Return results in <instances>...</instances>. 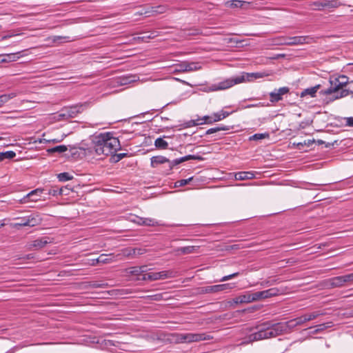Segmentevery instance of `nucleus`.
<instances>
[{"label": "nucleus", "mask_w": 353, "mask_h": 353, "mask_svg": "<svg viewBox=\"0 0 353 353\" xmlns=\"http://www.w3.org/2000/svg\"><path fill=\"white\" fill-rule=\"evenodd\" d=\"M196 250V248L195 246H185L180 248L179 251H180L182 254H187L193 253Z\"/></svg>", "instance_id": "39"}, {"label": "nucleus", "mask_w": 353, "mask_h": 353, "mask_svg": "<svg viewBox=\"0 0 353 353\" xmlns=\"http://www.w3.org/2000/svg\"><path fill=\"white\" fill-rule=\"evenodd\" d=\"M317 327H318V328L315 331L316 332L321 331V330H323L324 329H325L327 327V326H325V324H320V325H317Z\"/></svg>", "instance_id": "58"}, {"label": "nucleus", "mask_w": 353, "mask_h": 353, "mask_svg": "<svg viewBox=\"0 0 353 353\" xmlns=\"http://www.w3.org/2000/svg\"><path fill=\"white\" fill-rule=\"evenodd\" d=\"M290 92L288 87H282L279 89H274L269 94L270 101L274 104L283 99V96Z\"/></svg>", "instance_id": "13"}, {"label": "nucleus", "mask_w": 353, "mask_h": 353, "mask_svg": "<svg viewBox=\"0 0 353 353\" xmlns=\"http://www.w3.org/2000/svg\"><path fill=\"white\" fill-rule=\"evenodd\" d=\"M63 190H64V192L68 193V194H69V190H70L71 188H69L68 185H67L65 188H63Z\"/></svg>", "instance_id": "64"}, {"label": "nucleus", "mask_w": 353, "mask_h": 353, "mask_svg": "<svg viewBox=\"0 0 353 353\" xmlns=\"http://www.w3.org/2000/svg\"><path fill=\"white\" fill-rule=\"evenodd\" d=\"M201 69V65L199 62L183 61L176 66L175 72H187L196 71Z\"/></svg>", "instance_id": "11"}, {"label": "nucleus", "mask_w": 353, "mask_h": 353, "mask_svg": "<svg viewBox=\"0 0 353 353\" xmlns=\"http://www.w3.org/2000/svg\"><path fill=\"white\" fill-rule=\"evenodd\" d=\"M350 94H353V81L348 83L345 89L340 91L339 94H336L333 97L332 100L339 99L347 97Z\"/></svg>", "instance_id": "20"}, {"label": "nucleus", "mask_w": 353, "mask_h": 353, "mask_svg": "<svg viewBox=\"0 0 353 353\" xmlns=\"http://www.w3.org/2000/svg\"><path fill=\"white\" fill-rule=\"evenodd\" d=\"M113 155L111 157V160L112 162L117 163L121 161L122 159L128 156L127 153H119V154H112Z\"/></svg>", "instance_id": "43"}, {"label": "nucleus", "mask_w": 353, "mask_h": 353, "mask_svg": "<svg viewBox=\"0 0 353 353\" xmlns=\"http://www.w3.org/2000/svg\"><path fill=\"white\" fill-rule=\"evenodd\" d=\"M194 122H196V123H197V125L204 124V123H203V120H202V117H198L196 119H194Z\"/></svg>", "instance_id": "59"}, {"label": "nucleus", "mask_w": 353, "mask_h": 353, "mask_svg": "<svg viewBox=\"0 0 353 353\" xmlns=\"http://www.w3.org/2000/svg\"><path fill=\"white\" fill-rule=\"evenodd\" d=\"M20 52H17V53H10V54H5L4 57L5 58L1 59V62H10V61H16L17 59L19 58V54Z\"/></svg>", "instance_id": "35"}, {"label": "nucleus", "mask_w": 353, "mask_h": 353, "mask_svg": "<svg viewBox=\"0 0 353 353\" xmlns=\"http://www.w3.org/2000/svg\"><path fill=\"white\" fill-rule=\"evenodd\" d=\"M136 81V77H123L120 79L121 85H126Z\"/></svg>", "instance_id": "42"}, {"label": "nucleus", "mask_w": 353, "mask_h": 353, "mask_svg": "<svg viewBox=\"0 0 353 353\" xmlns=\"http://www.w3.org/2000/svg\"><path fill=\"white\" fill-rule=\"evenodd\" d=\"M146 252V250L141 248H126L121 250L120 254H118L117 256H119V259H121V256L125 257L133 258L137 256L142 255Z\"/></svg>", "instance_id": "12"}, {"label": "nucleus", "mask_w": 353, "mask_h": 353, "mask_svg": "<svg viewBox=\"0 0 353 353\" xmlns=\"http://www.w3.org/2000/svg\"><path fill=\"white\" fill-rule=\"evenodd\" d=\"M315 7V10H321L324 8L323 1H314L312 4Z\"/></svg>", "instance_id": "48"}, {"label": "nucleus", "mask_w": 353, "mask_h": 353, "mask_svg": "<svg viewBox=\"0 0 353 353\" xmlns=\"http://www.w3.org/2000/svg\"><path fill=\"white\" fill-rule=\"evenodd\" d=\"M213 114L210 116H204L202 117V120H203V123H204V124H212L213 123H214V121H213Z\"/></svg>", "instance_id": "47"}, {"label": "nucleus", "mask_w": 353, "mask_h": 353, "mask_svg": "<svg viewBox=\"0 0 353 353\" xmlns=\"http://www.w3.org/2000/svg\"><path fill=\"white\" fill-rule=\"evenodd\" d=\"M324 8H336L343 5L338 0H323Z\"/></svg>", "instance_id": "28"}, {"label": "nucleus", "mask_w": 353, "mask_h": 353, "mask_svg": "<svg viewBox=\"0 0 353 353\" xmlns=\"http://www.w3.org/2000/svg\"><path fill=\"white\" fill-rule=\"evenodd\" d=\"M191 159L202 161V160H203V158L199 155L189 154V155H186L185 157H181L179 159H176L170 162V170H172V168L175 165H177L183 162H185L186 161L191 160Z\"/></svg>", "instance_id": "18"}, {"label": "nucleus", "mask_w": 353, "mask_h": 353, "mask_svg": "<svg viewBox=\"0 0 353 353\" xmlns=\"http://www.w3.org/2000/svg\"><path fill=\"white\" fill-rule=\"evenodd\" d=\"M330 285L332 288H339L345 285V280L343 276L332 278L330 280Z\"/></svg>", "instance_id": "23"}, {"label": "nucleus", "mask_w": 353, "mask_h": 353, "mask_svg": "<svg viewBox=\"0 0 353 353\" xmlns=\"http://www.w3.org/2000/svg\"><path fill=\"white\" fill-rule=\"evenodd\" d=\"M43 189L40 188L34 190L29 192L23 199L25 200L26 198H28L31 201H37L40 199L39 197L40 196L41 194L43 192Z\"/></svg>", "instance_id": "22"}, {"label": "nucleus", "mask_w": 353, "mask_h": 353, "mask_svg": "<svg viewBox=\"0 0 353 353\" xmlns=\"http://www.w3.org/2000/svg\"><path fill=\"white\" fill-rule=\"evenodd\" d=\"M343 276L344 278L345 283H350L351 281H353V273L345 274V275H343Z\"/></svg>", "instance_id": "52"}, {"label": "nucleus", "mask_w": 353, "mask_h": 353, "mask_svg": "<svg viewBox=\"0 0 353 353\" xmlns=\"http://www.w3.org/2000/svg\"><path fill=\"white\" fill-rule=\"evenodd\" d=\"M347 79L348 78L344 75L339 76L337 78H331L330 79V88L321 90L319 93L322 95L334 94L333 97L336 94H339L340 91L342 90V89H345L344 87H347L349 83Z\"/></svg>", "instance_id": "3"}, {"label": "nucleus", "mask_w": 353, "mask_h": 353, "mask_svg": "<svg viewBox=\"0 0 353 353\" xmlns=\"http://www.w3.org/2000/svg\"><path fill=\"white\" fill-rule=\"evenodd\" d=\"M276 45L297 46L311 43L313 39L310 36L280 37L276 39Z\"/></svg>", "instance_id": "5"}, {"label": "nucleus", "mask_w": 353, "mask_h": 353, "mask_svg": "<svg viewBox=\"0 0 353 353\" xmlns=\"http://www.w3.org/2000/svg\"><path fill=\"white\" fill-rule=\"evenodd\" d=\"M193 179V177H190L187 179H181L175 182V187H182L187 184H188Z\"/></svg>", "instance_id": "44"}, {"label": "nucleus", "mask_w": 353, "mask_h": 353, "mask_svg": "<svg viewBox=\"0 0 353 353\" xmlns=\"http://www.w3.org/2000/svg\"><path fill=\"white\" fill-rule=\"evenodd\" d=\"M261 285L263 287H268L273 285V283H272V280H268L264 281L261 282Z\"/></svg>", "instance_id": "54"}, {"label": "nucleus", "mask_w": 353, "mask_h": 353, "mask_svg": "<svg viewBox=\"0 0 353 353\" xmlns=\"http://www.w3.org/2000/svg\"><path fill=\"white\" fill-rule=\"evenodd\" d=\"M231 114V112H226V111H224V110H221L218 112H215V113H213V121L214 122H217V121H221L223 120V119L226 118L227 117H228L230 114Z\"/></svg>", "instance_id": "31"}, {"label": "nucleus", "mask_w": 353, "mask_h": 353, "mask_svg": "<svg viewBox=\"0 0 353 353\" xmlns=\"http://www.w3.org/2000/svg\"><path fill=\"white\" fill-rule=\"evenodd\" d=\"M129 221L133 223H135L139 225H146V226H159L161 225L157 220L152 218H143L138 216L134 214H130L129 218Z\"/></svg>", "instance_id": "10"}, {"label": "nucleus", "mask_w": 353, "mask_h": 353, "mask_svg": "<svg viewBox=\"0 0 353 353\" xmlns=\"http://www.w3.org/2000/svg\"><path fill=\"white\" fill-rule=\"evenodd\" d=\"M238 296L241 303H250L254 302V299H252V293L245 292V294H241Z\"/></svg>", "instance_id": "32"}, {"label": "nucleus", "mask_w": 353, "mask_h": 353, "mask_svg": "<svg viewBox=\"0 0 353 353\" xmlns=\"http://www.w3.org/2000/svg\"><path fill=\"white\" fill-rule=\"evenodd\" d=\"M270 75V73L268 72H252V73H248V72H243L241 75H239L240 78H243V82H250L252 81L254 79H261L263 77H268Z\"/></svg>", "instance_id": "14"}, {"label": "nucleus", "mask_w": 353, "mask_h": 353, "mask_svg": "<svg viewBox=\"0 0 353 353\" xmlns=\"http://www.w3.org/2000/svg\"><path fill=\"white\" fill-rule=\"evenodd\" d=\"M116 258L119 259V256H117V255L115 256L114 254H102L97 258V261L99 262L100 264H106L112 263L113 261H116L117 260V259Z\"/></svg>", "instance_id": "21"}, {"label": "nucleus", "mask_w": 353, "mask_h": 353, "mask_svg": "<svg viewBox=\"0 0 353 353\" xmlns=\"http://www.w3.org/2000/svg\"><path fill=\"white\" fill-rule=\"evenodd\" d=\"M168 10L167 6L160 5L157 6L151 7L149 10H145L144 12H141V14H145L147 17L154 16L159 14H163Z\"/></svg>", "instance_id": "17"}, {"label": "nucleus", "mask_w": 353, "mask_h": 353, "mask_svg": "<svg viewBox=\"0 0 353 353\" xmlns=\"http://www.w3.org/2000/svg\"><path fill=\"white\" fill-rule=\"evenodd\" d=\"M88 106V103H84L65 108L62 110L61 112L59 114V117H62L64 119L74 118L79 114L81 113Z\"/></svg>", "instance_id": "8"}, {"label": "nucleus", "mask_w": 353, "mask_h": 353, "mask_svg": "<svg viewBox=\"0 0 353 353\" xmlns=\"http://www.w3.org/2000/svg\"><path fill=\"white\" fill-rule=\"evenodd\" d=\"M321 85L318 84L315 86L305 89L301 94V97H305L306 95H310L312 97H315L316 92L320 89Z\"/></svg>", "instance_id": "25"}, {"label": "nucleus", "mask_w": 353, "mask_h": 353, "mask_svg": "<svg viewBox=\"0 0 353 353\" xmlns=\"http://www.w3.org/2000/svg\"><path fill=\"white\" fill-rule=\"evenodd\" d=\"M229 129H230V128L228 126L221 125L218 127L212 128L208 129L205 132V134H213V133H215V132H219L221 130H223V131L228 130Z\"/></svg>", "instance_id": "36"}, {"label": "nucleus", "mask_w": 353, "mask_h": 353, "mask_svg": "<svg viewBox=\"0 0 353 353\" xmlns=\"http://www.w3.org/2000/svg\"><path fill=\"white\" fill-rule=\"evenodd\" d=\"M240 274L239 272H234L233 274H229V275H227V276H225L223 277H222L219 281L220 282H223V281H228L230 279H232L233 278H235L236 276H238Z\"/></svg>", "instance_id": "46"}, {"label": "nucleus", "mask_w": 353, "mask_h": 353, "mask_svg": "<svg viewBox=\"0 0 353 353\" xmlns=\"http://www.w3.org/2000/svg\"><path fill=\"white\" fill-rule=\"evenodd\" d=\"M252 296H253L252 299H254V301H257L270 298L269 296L268 290L254 292V293H252Z\"/></svg>", "instance_id": "27"}, {"label": "nucleus", "mask_w": 353, "mask_h": 353, "mask_svg": "<svg viewBox=\"0 0 353 353\" xmlns=\"http://www.w3.org/2000/svg\"><path fill=\"white\" fill-rule=\"evenodd\" d=\"M243 78H240L239 75L236 77H232L231 78L225 79L221 82L217 83L212 84L210 87V90L212 91H217L228 89L232 87L234 85L239 84L243 83Z\"/></svg>", "instance_id": "9"}, {"label": "nucleus", "mask_w": 353, "mask_h": 353, "mask_svg": "<svg viewBox=\"0 0 353 353\" xmlns=\"http://www.w3.org/2000/svg\"><path fill=\"white\" fill-rule=\"evenodd\" d=\"M68 148L66 145H57V146L48 149L47 152L49 154H52V153H55V152L61 154V153H63V152L68 151Z\"/></svg>", "instance_id": "33"}, {"label": "nucleus", "mask_w": 353, "mask_h": 353, "mask_svg": "<svg viewBox=\"0 0 353 353\" xmlns=\"http://www.w3.org/2000/svg\"><path fill=\"white\" fill-rule=\"evenodd\" d=\"M346 119V125L353 127V117H347Z\"/></svg>", "instance_id": "55"}, {"label": "nucleus", "mask_w": 353, "mask_h": 353, "mask_svg": "<svg viewBox=\"0 0 353 353\" xmlns=\"http://www.w3.org/2000/svg\"><path fill=\"white\" fill-rule=\"evenodd\" d=\"M177 276L176 271L172 270H163L158 272H148L145 273L143 277H138V281H157L163 280L166 279L174 278Z\"/></svg>", "instance_id": "6"}, {"label": "nucleus", "mask_w": 353, "mask_h": 353, "mask_svg": "<svg viewBox=\"0 0 353 353\" xmlns=\"http://www.w3.org/2000/svg\"><path fill=\"white\" fill-rule=\"evenodd\" d=\"M196 125H197V123H196V122H194V119L188 121L183 123L182 125L183 128H191V127L196 126Z\"/></svg>", "instance_id": "49"}, {"label": "nucleus", "mask_w": 353, "mask_h": 353, "mask_svg": "<svg viewBox=\"0 0 353 353\" xmlns=\"http://www.w3.org/2000/svg\"><path fill=\"white\" fill-rule=\"evenodd\" d=\"M19 222L14 223V228H20L23 226L34 227L41 224L42 219L39 215L31 214L25 217L16 218Z\"/></svg>", "instance_id": "7"}, {"label": "nucleus", "mask_w": 353, "mask_h": 353, "mask_svg": "<svg viewBox=\"0 0 353 353\" xmlns=\"http://www.w3.org/2000/svg\"><path fill=\"white\" fill-rule=\"evenodd\" d=\"M69 152H70V155L69 156L74 157V156L77 154L78 151H77V149L75 147L70 146Z\"/></svg>", "instance_id": "53"}, {"label": "nucleus", "mask_w": 353, "mask_h": 353, "mask_svg": "<svg viewBox=\"0 0 353 353\" xmlns=\"http://www.w3.org/2000/svg\"><path fill=\"white\" fill-rule=\"evenodd\" d=\"M50 243L52 240L49 237L43 236L29 243L28 246L29 249L40 250Z\"/></svg>", "instance_id": "15"}, {"label": "nucleus", "mask_w": 353, "mask_h": 353, "mask_svg": "<svg viewBox=\"0 0 353 353\" xmlns=\"http://www.w3.org/2000/svg\"><path fill=\"white\" fill-rule=\"evenodd\" d=\"M105 285H106V284H105V283H95L92 284V286L94 288H103Z\"/></svg>", "instance_id": "60"}, {"label": "nucleus", "mask_w": 353, "mask_h": 353, "mask_svg": "<svg viewBox=\"0 0 353 353\" xmlns=\"http://www.w3.org/2000/svg\"><path fill=\"white\" fill-rule=\"evenodd\" d=\"M139 268H140L141 270V277H143V276L145 274V273H148L147 266L143 265V266L139 267Z\"/></svg>", "instance_id": "57"}, {"label": "nucleus", "mask_w": 353, "mask_h": 353, "mask_svg": "<svg viewBox=\"0 0 353 353\" xmlns=\"http://www.w3.org/2000/svg\"><path fill=\"white\" fill-rule=\"evenodd\" d=\"M270 297L276 296L281 294H283L285 292V288H272L268 290Z\"/></svg>", "instance_id": "30"}, {"label": "nucleus", "mask_w": 353, "mask_h": 353, "mask_svg": "<svg viewBox=\"0 0 353 353\" xmlns=\"http://www.w3.org/2000/svg\"><path fill=\"white\" fill-rule=\"evenodd\" d=\"M234 177L239 181L252 179L254 177V174L252 172H239L235 174Z\"/></svg>", "instance_id": "24"}, {"label": "nucleus", "mask_w": 353, "mask_h": 353, "mask_svg": "<svg viewBox=\"0 0 353 353\" xmlns=\"http://www.w3.org/2000/svg\"><path fill=\"white\" fill-rule=\"evenodd\" d=\"M154 145L157 148L165 150L168 148V143L163 138L159 137L155 140Z\"/></svg>", "instance_id": "34"}, {"label": "nucleus", "mask_w": 353, "mask_h": 353, "mask_svg": "<svg viewBox=\"0 0 353 353\" xmlns=\"http://www.w3.org/2000/svg\"><path fill=\"white\" fill-rule=\"evenodd\" d=\"M269 134L268 133H257L254 134V135L251 136L250 137V141H257L261 140L263 139L268 138Z\"/></svg>", "instance_id": "40"}, {"label": "nucleus", "mask_w": 353, "mask_h": 353, "mask_svg": "<svg viewBox=\"0 0 353 353\" xmlns=\"http://www.w3.org/2000/svg\"><path fill=\"white\" fill-rule=\"evenodd\" d=\"M243 246H241L239 244H233L230 245H226L225 248V250L229 251L232 250H239L242 248Z\"/></svg>", "instance_id": "50"}, {"label": "nucleus", "mask_w": 353, "mask_h": 353, "mask_svg": "<svg viewBox=\"0 0 353 353\" xmlns=\"http://www.w3.org/2000/svg\"><path fill=\"white\" fill-rule=\"evenodd\" d=\"M16 156V153L13 151H6L4 152H0V161L4 159H11Z\"/></svg>", "instance_id": "37"}, {"label": "nucleus", "mask_w": 353, "mask_h": 353, "mask_svg": "<svg viewBox=\"0 0 353 353\" xmlns=\"http://www.w3.org/2000/svg\"><path fill=\"white\" fill-rule=\"evenodd\" d=\"M241 3H242V7H241V8L247 9L250 6V3L245 1L241 0Z\"/></svg>", "instance_id": "56"}, {"label": "nucleus", "mask_w": 353, "mask_h": 353, "mask_svg": "<svg viewBox=\"0 0 353 353\" xmlns=\"http://www.w3.org/2000/svg\"><path fill=\"white\" fill-rule=\"evenodd\" d=\"M230 6L232 8H241L242 7V3H241V0H232L230 2Z\"/></svg>", "instance_id": "51"}, {"label": "nucleus", "mask_w": 353, "mask_h": 353, "mask_svg": "<svg viewBox=\"0 0 353 353\" xmlns=\"http://www.w3.org/2000/svg\"><path fill=\"white\" fill-rule=\"evenodd\" d=\"M48 194L52 196L68 195V193L64 192L63 187L59 188L57 186L51 187L48 190Z\"/></svg>", "instance_id": "29"}, {"label": "nucleus", "mask_w": 353, "mask_h": 353, "mask_svg": "<svg viewBox=\"0 0 353 353\" xmlns=\"http://www.w3.org/2000/svg\"><path fill=\"white\" fill-rule=\"evenodd\" d=\"M233 302L236 304H241V302L239 301V296L235 297L233 299Z\"/></svg>", "instance_id": "62"}, {"label": "nucleus", "mask_w": 353, "mask_h": 353, "mask_svg": "<svg viewBox=\"0 0 353 353\" xmlns=\"http://www.w3.org/2000/svg\"><path fill=\"white\" fill-rule=\"evenodd\" d=\"M168 158L163 156H154L150 159V165L152 168H156L160 164L168 163L169 169L170 170V162Z\"/></svg>", "instance_id": "19"}, {"label": "nucleus", "mask_w": 353, "mask_h": 353, "mask_svg": "<svg viewBox=\"0 0 353 353\" xmlns=\"http://www.w3.org/2000/svg\"><path fill=\"white\" fill-rule=\"evenodd\" d=\"M97 259H92V260L91 265H96L97 264H99L100 263H99V262H97Z\"/></svg>", "instance_id": "63"}, {"label": "nucleus", "mask_w": 353, "mask_h": 353, "mask_svg": "<svg viewBox=\"0 0 353 353\" xmlns=\"http://www.w3.org/2000/svg\"><path fill=\"white\" fill-rule=\"evenodd\" d=\"M307 320L305 314L290 320L285 323H277L270 325L269 322L263 323L258 327L259 330L252 333L250 338L253 341H259L262 339L276 337L287 330L288 328H294L298 325H301Z\"/></svg>", "instance_id": "1"}, {"label": "nucleus", "mask_w": 353, "mask_h": 353, "mask_svg": "<svg viewBox=\"0 0 353 353\" xmlns=\"http://www.w3.org/2000/svg\"><path fill=\"white\" fill-rule=\"evenodd\" d=\"M57 178L60 181H67L72 180L73 179V176L68 172H62L57 175Z\"/></svg>", "instance_id": "38"}, {"label": "nucleus", "mask_w": 353, "mask_h": 353, "mask_svg": "<svg viewBox=\"0 0 353 353\" xmlns=\"http://www.w3.org/2000/svg\"><path fill=\"white\" fill-rule=\"evenodd\" d=\"M177 343H190L193 342H199L207 341L212 337L205 333H176L173 334Z\"/></svg>", "instance_id": "4"}, {"label": "nucleus", "mask_w": 353, "mask_h": 353, "mask_svg": "<svg viewBox=\"0 0 353 353\" xmlns=\"http://www.w3.org/2000/svg\"><path fill=\"white\" fill-rule=\"evenodd\" d=\"M285 57V54H278L275 55L274 57H272V59H279V58H284Z\"/></svg>", "instance_id": "61"}, {"label": "nucleus", "mask_w": 353, "mask_h": 353, "mask_svg": "<svg viewBox=\"0 0 353 353\" xmlns=\"http://www.w3.org/2000/svg\"><path fill=\"white\" fill-rule=\"evenodd\" d=\"M92 143L97 155H110L121 149L118 138L112 136L111 132L101 133L92 137Z\"/></svg>", "instance_id": "2"}, {"label": "nucleus", "mask_w": 353, "mask_h": 353, "mask_svg": "<svg viewBox=\"0 0 353 353\" xmlns=\"http://www.w3.org/2000/svg\"><path fill=\"white\" fill-rule=\"evenodd\" d=\"M130 273L132 275L137 276L138 277H141V270L139 267H132L130 268Z\"/></svg>", "instance_id": "45"}, {"label": "nucleus", "mask_w": 353, "mask_h": 353, "mask_svg": "<svg viewBox=\"0 0 353 353\" xmlns=\"http://www.w3.org/2000/svg\"><path fill=\"white\" fill-rule=\"evenodd\" d=\"M323 313H321L320 311H315L309 314H305V316L307 320V321L314 320L319 317V316H321Z\"/></svg>", "instance_id": "41"}, {"label": "nucleus", "mask_w": 353, "mask_h": 353, "mask_svg": "<svg viewBox=\"0 0 353 353\" xmlns=\"http://www.w3.org/2000/svg\"><path fill=\"white\" fill-rule=\"evenodd\" d=\"M17 95L18 92H15L0 95V108Z\"/></svg>", "instance_id": "26"}, {"label": "nucleus", "mask_w": 353, "mask_h": 353, "mask_svg": "<svg viewBox=\"0 0 353 353\" xmlns=\"http://www.w3.org/2000/svg\"><path fill=\"white\" fill-rule=\"evenodd\" d=\"M232 286L230 283L219 284L215 285H210L203 288L202 291L205 293H214L225 290H231Z\"/></svg>", "instance_id": "16"}]
</instances>
